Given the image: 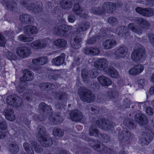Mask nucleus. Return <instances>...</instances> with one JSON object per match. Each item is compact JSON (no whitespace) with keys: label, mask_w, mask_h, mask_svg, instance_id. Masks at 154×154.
Instances as JSON below:
<instances>
[{"label":"nucleus","mask_w":154,"mask_h":154,"mask_svg":"<svg viewBox=\"0 0 154 154\" xmlns=\"http://www.w3.org/2000/svg\"><path fill=\"white\" fill-rule=\"evenodd\" d=\"M135 10L137 13L144 16H150L154 14V11L151 9H143L140 7H137Z\"/></svg>","instance_id":"9"},{"label":"nucleus","mask_w":154,"mask_h":154,"mask_svg":"<svg viewBox=\"0 0 154 154\" xmlns=\"http://www.w3.org/2000/svg\"><path fill=\"white\" fill-rule=\"evenodd\" d=\"M108 62L107 60L104 58L99 59H97L94 63V66L98 68L100 70H103L104 71V68L109 67L107 66Z\"/></svg>","instance_id":"6"},{"label":"nucleus","mask_w":154,"mask_h":154,"mask_svg":"<svg viewBox=\"0 0 154 154\" xmlns=\"http://www.w3.org/2000/svg\"><path fill=\"white\" fill-rule=\"evenodd\" d=\"M128 29H127V27L124 26H122L120 27L117 28L116 30L115 31L116 34H117L119 35H120L122 32H123L124 34L125 32H128Z\"/></svg>","instance_id":"35"},{"label":"nucleus","mask_w":154,"mask_h":154,"mask_svg":"<svg viewBox=\"0 0 154 154\" xmlns=\"http://www.w3.org/2000/svg\"><path fill=\"white\" fill-rule=\"evenodd\" d=\"M24 32L25 34H35L38 32L36 27L33 26H26L24 28Z\"/></svg>","instance_id":"20"},{"label":"nucleus","mask_w":154,"mask_h":154,"mask_svg":"<svg viewBox=\"0 0 154 154\" xmlns=\"http://www.w3.org/2000/svg\"><path fill=\"white\" fill-rule=\"evenodd\" d=\"M45 131V129L44 127L40 128L36 136L37 138L43 146L49 147L53 144V141L51 138L46 135Z\"/></svg>","instance_id":"1"},{"label":"nucleus","mask_w":154,"mask_h":154,"mask_svg":"<svg viewBox=\"0 0 154 154\" xmlns=\"http://www.w3.org/2000/svg\"><path fill=\"white\" fill-rule=\"evenodd\" d=\"M18 39L24 42H29L32 41L34 38L32 37H26L23 35H20L18 37Z\"/></svg>","instance_id":"32"},{"label":"nucleus","mask_w":154,"mask_h":154,"mask_svg":"<svg viewBox=\"0 0 154 154\" xmlns=\"http://www.w3.org/2000/svg\"><path fill=\"white\" fill-rule=\"evenodd\" d=\"M99 50L98 48H88L85 49V52L87 54H91L93 55H96L99 53Z\"/></svg>","instance_id":"23"},{"label":"nucleus","mask_w":154,"mask_h":154,"mask_svg":"<svg viewBox=\"0 0 154 154\" xmlns=\"http://www.w3.org/2000/svg\"><path fill=\"white\" fill-rule=\"evenodd\" d=\"M109 138V137L106 134L104 136V137H102L101 140L103 142H107L108 141Z\"/></svg>","instance_id":"54"},{"label":"nucleus","mask_w":154,"mask_h":154,"mask_svg":"<svg viewBox=\"0 0 154 154\" xmlns=\"http://www.w3.org/2000/svg\"><path fill=\"white\" fill-rule=\"evenodd\" d=\"M6 127L7 125L5 122H3L1 123V129H2L5 130L6 129Z\"/></svg>","instance_id":"55"},{"label":"nucleus","mask_w":154,"mask_h":154,"mask_svg":"<svg viewBox=\"0 0 154 154\" xmlns=\"http://www.w3.org/2000/svg\"><path fill=\"white\" fill-rule=\"evenodd\" d=\"M128 27L132 31L138 35H140L142 33L141 30L140 29H137V27H135V26L133 24L129 23L128 24Z\"/></svg>","instance_id":"30"},{"label":"nucleus","mask_w":154,"mask_h":154,"mask_svg":"<svg viewBox=\"0 0 154 154\" xmlns=\"http://www.w3.org/2000/svg\"><path fill=\"white\" fill-rule=\"evenodd\" d=\"M93 143L95 144V145L92 146V147L95 149L97 150V151H101L104 149V146L102 143L97 142L95 144V142L93 141Z\"/></svg>","instance_id":"31"},{"label":"nucleus","mask_w":154,"mask_h":154,"mask_svg":"<svg viewBox=\"0 0 154 154\" xmlns=\"http://www.w3.org/2000/svg\"><path fill=\"white\" fill-rule=\"evenodd\" d=\"M98 134V131L94 128L91 127L89 129V134L90 135L95 137L98 136L100 137V135H99Z\"/></svg>","instance_id":"39"},{"label":"nucleus","mask_w":154,"mask_h":154,"mask_svg":"<svg viewBox=\"0 0 154 154\" xmlns=\"http://www.w3.org/2000/svg\"><path fill=\"white\" fill-rule=\"evenodd\" d=\"M75 63V65H79V63L77 62V63H76V62L75 61H74L73 62V63Z\"/></svg>","instance_id":"64"},{"label":"nucleus","mask_w":154,"mask_h":154,"mask_svg":"<svg viewBox=\"0 0 154 154\" xmlns=\"http://www.w3.org/2000/svg\"><path fill=\"white\" fill-rule=\"evenodd\" d=\"M39 107L41 109L44 110H47L50 111H51V107L46 104L44 103H42L39 105Z\"/></svg>","instance_id":"41"},{"label":"nucleus","mask_w":154,"mask_h":154,"mask_svg":"<svg viewBox=\"0 0 154 154\" xmlns=\"http://www.w3.org/2000/svg\"><path fill=\"white\" fill-rule=\"evenodd\" d=\"M116 94L114 92L110 91L108 92V96L109 98H110L112 100L113 97H115Z\"/></svg>","instance_id":"47"},{"label":"nucleus","mask_w":154,"mask_h":154,"mask_svg":"<svg viewBox=\"0 0 154 154\" xmlns=\"http://www.w3.org/2000/svg\"><path fill=\"white\" fill-rule=\"evenodd\" d=\"M60 6L63 8H70L72 6V3L69 0H62L60 3Z\"/></svg>","instance_id":"25"},{"label":"nucleus","mask_w":154,"mask_h":154,"mask_svg":"<svg viewBox=\"0 0 154 154\" xmlns=\"http://www.w3.org/2000/svg\"><path fill=\"white\" fill-rule=\"evenodd\" d=\"M65 54L64 53L61 54L60 56L54 58L52 60L53 64L56 66H60L63 64L65 60Z\"/></svg>","instance_id":"13"},{"label":"nucleus","mask_w":154,"mask_h":154,"mask_svg":"<svg viewBox=\"0 0 154 154\" xmlns=\"http://www.w3.org/2000/svg\"><path fill=\"white\" fill-rule=\"evenodd\" d=\"M6 101L9 105L18 108L20 107L22 105L21 100L15 95H13L8 97Z\"/></svg>","instance_id":"3"},{"label":"nucleus","mask_w":154,"mask_h":154,"mask_svg":"<svg viewBox=\"0 0 154 154\" xmlns=\"http://www.w3.org/2000/svg\"><path fill=\"white\" fill-rule=\"evenodd\" d=\"M20 20L22 21H30V16L28 14H23L21 15L20 17Z\"/></svg>","instance_id":"40"},{"label":"nucleus","mask_w":154,"mask_h":154,"mask_svg":"<svg viewBox=\"0 0 154 154\" xmlns=\"http://www.w3.org/2000/svg\"><path fill=\"white\" fill-rule=\"evenodd\" d=\"M144 70V66L141 64L134 65L130 69L129 71V74L131 75H135L141 73Z\"/></svg>","instance_id":"5"},{"label":"nucleus","mask_w":154,"mask_h":154,"mask_svg":"<svg viewBox=\"0 0 154 154\" xmlns=\"http://www.w3.org/2000/svg\"><path fill=\"white\" fill-rule=\"evenodd\" d=\"M127 48L124 46L120 47L116 51L115 53L116 59H118L121 58H126L128 57L129 54Z\"/></svg>","instance_id":"4"},{"label":"nucleus","mask_w":154,"mask_h":154,"mask_svg":"<svg viewBox=\"0 0 154 154\" xmlns=\"http://www.w3.org/2000/svg\"><path fill=\"white\" fill-rule=\"evenodd\" d=\"M104 72L106 74L110 75L112 78H116L118 76V74L117 71L114 68L112 67H107L104 68Z\"/></svg>","instance_id":"19"},{"label":"nucleus","mask_w":154,"mask_h":154,"mask_svg":"<svg viewBox=\"0 0 154 154\" xmlns=\"http://www.w3.org/2000/svg\"><path fill=\"white\" fill-rule=\"evenodd\" d=\"M137 22L143 28H146L149 26V24L147 21L141 18H139Z\"/></svg>","instance_id":"36"},{"label":"nucleus","mask_w":154,"mask_h":154,"mask_svg":"<svg viewBox=\"0 0 154 154\" xmlns=\"http://www.w3.org/2000/svg\"><path fill=\"white\" fill-rule=\"evenodd\" d=\"M138 84L140 88H142L145 84L144 80L143 79L139 80L138 81Z\"/></svg>","instance_id":"51"},{"label":"nucleus","mask_w":154,"mask_h":154,"mask_svg":"<svg viewBox=\"0 0 154 154\" xmlns=\"http://www.w3.org/2000/svg\"><path fill=\"white\" fill-rule=\"evenodd\" d=\"M72 29V26L65 25L62 26L60 29L58 28H55L54 30V33L56 34H60L63 35H65L66 33L68 32V31H69V29Z\"/></svg>","instance_id":"14"},{"label":"nucleus","mask_w":154,"mask_h":154,"mask_svg":"<svg viewBox=\"0 0 154 154\" xmlns=\"http://www.w3.org/2000/svg\"><path fill=\"white\" fill-rule=\"evenodd\" d=\"M4 115L6 119L10 121H13L15 119V116L12 110L8 109L6 110Z\"/></svg>","instance_id":"24"},{"label":"nucleus","mask_w":154,"mask_h":154,"mask_svg":"<svg viewBox=\"0 0 154 154\" xmlns=\"http://www.w3.org/2000/svg\"><path fill=\"white\" fill-rule=\"evenodd\" d=\"M96 124L99 127L104 130L110 128L112 126L109 121L104 119L99 120L97 121Z\"/></svg>","instance_id":"7"},{"label":"nucleus","mask_w":154,"mask_h":154,"mask_svg":"<svg viewBox=\"0 0 154 154\" xmlns=\"http://www.w3.org/2000/svg\"><path fill=\"white\" fill-rule=\"evenodd\" d=\"M17 89L19 92H21L24 90L23 88L22 87H17Z\"/></svg>","instance_id":"59"},{"label":"nucleus","mask_w":154,"mask_h":154,"mask_svg":"<svg viewBox=\"0 0 154 154\" xmlns=\"http://www.w3.org/2000/svg\"><path fill=\"white\" fill-rule=\"evenodd\" d=\"M48 62V59L46 57H42L36 59H33L32 60V63L35 65H43Z\"/></svg>","instance_id":"21"},{"label":"nucleus","mask_w":154,"mask_h":154,"mask_svg":"<svg viewBox=\"0 0 154 154\" xmlns=\"http://www.w3.org/2000/svg\"><path fill=\"white\" fill-rule=\"evenodd\" d=\"M149 37L152 45L154 46V35L152 34H150Z\"/></svg>","instance_id":"52"},{"label":"nucleus","mask_w":154,"mask_h":154,"mask_svg":"<svg viewBox=\"0 0 154 154\" xmlns=\"http://www.w3.org/2000/svg\"><path fill=\"white\" fill-rule=\"evenodd\" d=\"M131 137L130 133L127 130H125L122 131V134L120 135V137H123L124 139L125 140H128Z\"/></svg>","instance_id":"34"},{"label":"nucleus","mask_w":154,"mask_h":154,"mask_svg":"<svg viewBox=\"0 0 154 154\" xmlns=\"http://www.w3.org/2000/svg\"><path fill=\"white\" fill-rule=\"evenodd\" d=\"M151 81L153 82H154V73L151 76Z\"/></svg>","instance_id":"62"},{"label":"nucleus","mask_w":154,"mask_h":154,"mask_svg":"<svg viewBox=\"0 0 154 154\" xmlns=\"http://www.w3.org/2000/svg\"><path fill=\"white\" fill-rule=\"evenodd\" d=\"M45 41L44 40H36L32 42L31 46L34 49L41 48L45 47L48 43H45Z\"/></svg>","instance_id":"15"},{"label":"nucleus","mask_w":154,"mask_h":154,"mask_svg":"<svg viewBox=\"0 0 154 154\" xmlns=\"http://www.w3.org/2000/svg\"><path fill=\"white\" fill-rule=\"evenodd\" d=\"M141 49L140 48L136 49L132 53L131 58L133 61L138 62L142 58L143 55L141 52Z\"/></svg>","instance_id":"11"},{"label":"nucleus","mask_w":154,"mask_h":154,"mask_svg":"<svg viewBox=\"0 0 154 154\" xmlns=\"http://www.w3.org/2000/svg\"><path fill=\"white\" fill-rule=\"evenodd\" d=\"M70 115L71 120L74 122L80 120L83 118L82 113L76 110L72 111Z\"/></svg>","instance_id":"10"},{"label":"nucleus","mask_w":154,"mask_h":154,"mask_svg":"<svg viewBox=\"0 0 154 154\" xmlns=\"http://www.w3.org/2000/svg\"><path fill=\"white\" fill-rule=\"evenodd\" d=\"M23 75L20 78L21 81H30L32 80L33 79V76L31 72L28 70H24L23 71Z\"/></svg>","instance_id":"18"},{"label":"nucleus","mask_w":154,"mask_h":154,"mask_svg":"<svg viewBox=\"0 0 154 154\" xmlns=\"http://www.w3.org/2000/svg\"><path fill=\"white\" fill-rule=\"evenodd\" d=\"M95 41V40H93L92 39H89L88 40L87 43L88 44H92Z\"/></svg>","instance_id":"60"},{"label":"nucleus","mask_w":154,"mask_h":154,"mask_svg":"<svg viewBox=\"0 0 154 154\" xmlns=\"http://www.w3.org/2000/svg\"><path fill=\"white\" fill-rule=\"evenodd\" d=\"M75 17L73 15H70L68 17V20L69 21L70 23H73L75 20Z\"/></svg>","instance_id":"50"},{"label":"nucleus","mask_w":154,"mask_h":154,"mask_svg":"<svg viewBox=\"0 0 154 154\" xmlns=\"http://www.w3.org/2000/svg\"><path fill=\"white\" fill-rule=\"evenodd\" d=\"M135 120L139 124L144 125L148 122L146 117L143 114L137 113L135 116Z\"/></svg>","instance_id":"12"},{"label":"nucleus","mask_w":154,"mask_h":154,"mask_svg":"<svg viewBox=\"0 0 154 154\" xmlns=\"http://www.w3.org/2000/svg\"><path fill=\"white\" fill-rule=\"evenodd\" d=\"M92 111L93 112V113L94 114H96L98 112V110L97 109V108L96 107H93L91 108Z\"/></svg>","instance_id":"56"},{"label":"nucleus","mask_w":154,"mask_h":154,"mask_svg":"<svg viewBox=\"0 0 154 154\" xmlns=\"http://www.w3.org/2000/svg\"><path fill=\"white\" fill-rule=\"evenodd\" d=\"M23 146L28 154H34V151L32 148L30 147V145L28 143H25L23 144Z\"/></svg>","instance_id":"29"},{"label":"nucleus","mask_w":154,"mask_h":154,"mask_svg":"<svg viewBox=\"0 0 154 154\" xmlns=\"http://www.w3.org/2000/svg\"><path fill=\"white\" fill-rule=\"evenodd\" d=\"M80 33L77 32L75 34L74 41L73 44H72V47L74 48L78 49L81 47L80 42L82 41V39L80 38Z\"/></svg>","instance_id":"17"},{"label":"nucleus","mask_w":154,"mask_h":154,"mask_svg":"<svg viewBox=\"0 0 154 154\" xmlns=\"http://www.w3.org/2000/svg\"><path fill=\"white\" fill-rule=\"evenodd\" d=\"M108 22L111 24H113L117 23V20L116 18L110 17L108 19Z\"/></svg>","instance_id":"48"},{"label":"nucleus","mask_w":154,"mask_h":154,"mask_svg":"<svg viewBox=\"0 0 154 154\" xmlns=\"http://www.w3.org/2000/svg\"><path fill=\"white\" fill-rule=\"evenodd\" d=\"M116 44V41L114 40H107L103 42V46L104 49L111 48Z\"/></svg>","instance_id":"22"},{"label":"nucleus","mask_w":154,"mask_h":154,"mask_svg":"<svg viewBox=\"0 0 154 154\" xmlns=\"http://www.w3.org/2000/svg\"><path fill=\"white\" fill-rule=\"evenodd\" d=\"M16 54L21 58H26L29 55V50L26 47L18 48L16 49Z\"/></svg>","instance_id":"8"},{"label":"nucleus","mask_w":154,"mask_h":154,"mask_svg":"<svg viewBox=\"0 0 154 154\" xmlns=\"http://www.w3.org/2000/svg\"><path fill=\"white\" fill-rule=\"evenodd\" d=\"M73 11L75 14L79 15L80 17H82V10L79 4H75L74 5L73 9Z\"/></svg>","instance_id":"27"},{"label":"nucleus","mask_w":154,"mask_h":154,"mask_svg":"<svg viewBox=\"0 0 154 154\" xmlns=\"http://www.w3.org/2000/svg\"><path fill=\"white\" fill-rule=\"evenodd\" d=\"M59 154H67V153L65 151L62 150L59 152Z\"/></svg>","instance_id":"61"},{"label":"nucleus","mask_w":154,"mask_h":154,"mask_svg":"<svg viewBox=\"0 0 154 154\" xmlns=\"http://www.w3.org/2000/svg\"><path fill=\"white\" fill-rule=\"evenodd\" d=\"M109 5H112V6L110 7L112 8H115V5L112 3H110Z\"/></svg>","instance_id":"63"},{"label":"nucleus","mask_w":154,"mask_h":154,"mask_svg":"<svg viewBox=\"0 0 154 154\" xmlns=\"http://www.w3.org/2000/svg\"><path fill=\"white\" fill-rule=\"evenodd\" d=\"M59 118V117L58 116H56V119H54V118H53V117H52V118H50V119L51 121V122L54 124H56L57 123V122H55V120H56V119H58Z\"/></svg>","instance_id":"57"},{"label":"nucleus","mask_w":154,"mask_h":154,"mask_svg":"<svg viewBox=\"0 0 154 154\" xmlns=\"http://www.w3.org/2000/svg\"><path fill=\"white\" fill-rule=\"evenodd\" d=\"M53 86L50 83H43L40 85V87L43 89L48 88V89H52L51 87Z\"/></svg>","instance_id":"42"},{"label":"nucleus","mask_w":154,"mask_h":154,"mask_svg":"<svg viewBox=\"0 0 154 154\" xmlns=\"http://www.w3.org/2000/svg\"><path fill=\"white\" fill-rule=\"evenodd\" d=\"M82 77L85 82L87 80L88 77L87 75V70L85 69H83L82 72Z\"/></svg>","instance_id":"45"},{"label":"nucleus","mask_w":154,"mask_h":154,"mask_svg":"<svg viewBox=\"0 0 154 154\" xmlns=\"http://www.w3.org/2000/svg\"><path fill=\"white\" fill-rule=\"evenodd\" d=\"M10 151L13 154H15L17 152L19 149L18 146L17 145L11 144L9 146Z\"/></svg>","instance_id":"38"},{"label":"nucleus","mask_w":154,"mask_h":154,"mask_svg":"<svg viewBox=\"0 0 154 154\" xmlns=\"http://www.w3.org/2000/svg\"><path fill=\"white\" fill-rule=\"evenodd\" d=\"M90 26L89 23L88 22H85L79 25L78 30L80 32H82L86 30Z\"/></svg>","instance_id":"26"},{"label":"nucleus","mask_w":154,"mask_h":154,"mask_svg":"<svg viewBox=\"0 0 154 154\" xmlns=\"http://www.w3.org/2000/svg\"><path fill=\"white\" fill-rule=\"evenodd\" d=\"M1 46H3L5 45L6 41L3 35H1Z\"/></svg>","instance_id":"49"},{"label":"nucleus","mask_w":154,"mask_h":154,"mask_svg":"<svg viewBox=\"0 0 154 154\" xmlns=\"http://www.w3.org/2000/svg\"><path fill=\"white\" fill-rule=\"evenodd\" d=\"M98 72L97 69H92L90 74V77L92 78L96 77L98 75Z\"/></svg>","instance_id":"43"},{"label":"nucleus","mask_w":154,"mask_h":154,"mask_svg":"<svg viewBox=\"0 0 154 154\" xmlns=\"http://www.w3.org/2000/svg\"><path fill=\"white\" fill-rule=\"evenodd\" d=\"M145 111L148 115L150 116L152 115L154 112L153 109L152 108L149 107H147L146 108Z\"/></svg>","instance_id":"44"},{"label":"nucleus","mask_w":154,"mask_h":154,"mask_svg":"<svg viewBox=\"0 0 154 154\" xmlns=\"http://www.w3.org/2000/svg\"><path fill=\"white\" fill-rule=\"evenodd\" d=\"M100 83L103 86H109L112 84L111 81L105 76H100L97 78Z\"/></svg>","instance_id":"16"},{"label":"nucleus","mask_w":154,"mask_h":154,"mask_svg":"<svg viewBox=\"0 0 154 154\" xmlns=\"http://www.w3.org/2000/svg\"><path fill=\"white\" fill-rule=\"evenodd\" d=\"M149 135H150L149 136H148L146 134V136L147 137H146L145 139H142L141 142L142 145H148L152 139L153 137V136L150 134H149Z\"/></svg>","instance_id":"33"},{"label":"nucleus","mask_w":154,"mask_h":154,"mask_svg":"<svg viewBox=\"0 0 154 154\" xmlns=\"http://www.w3.org/2000/svg\"><path fill=\"white\" fill-rule=\"evenodd\" d=\"M78 93L81 100L84 102L91 103L94 100L95 97L93 94L85 87H80L78 90Z\"/></svg>","instance_id":"2"},{"label":"nucleus","mask_w":154,"mask_h":154,"mask_svg":"<svg viewBox=\"0 0 154 154\" xmlns=\"http://www.w3.org/2000/svg\"><path fill=\"white\" fill-rule=\"evenodd\" d=\"M53 134L54 136L60 137L63 135V132L60 129L56 128L53 129Z\"/></svg>","instance_id":"37"},{"label":"nucleus","mask_w":154,"mask_h":154,"mask_svg":"<svg viewBox=\"0 0 154 154\" xmlns=\"http://www.w3.org/2000/svg\"><path fill=\"white\" fill-rule=\"evenodd\" d=\"M35 150L38 153H40L42 151V149L39 146H35Z\"/></svg>","instance_id":"53"},{"label":"nucleus","mask_w":154,"mask_h":154,"mask_svg":"<svg viewBox=\"0 0 154 154\" xmlns=\"http://www.w3.org/2000/svg\"><path fill=\"white\" fill-rule=\"evenodd\" d=\"M150 93L151 94H154V86L153 87H151L149 91Z\"/></svg>","instance_id":"58"},{"label":"nucleus","mask_w":154,"mask_h":154,"mask_svg":"<svg viewBox=\"0 0 154 154\" xmlns=\"http://www.w3.org/2000/svg\"><path fill=\"white\" fill-rule=\"evenodd\" d=\"M66 44V42L63 39H58L54 42V44L57 46L63 47H64Z\"/></svg>","instance_id":"28"},{"label":"nucleus","mask_w":154,"mask_h":154,"mask_svg":"<svg viewBox=\"0 0 154 154\" xmlns=\"http://www.w3.org/2000/svg\"><path fill=\"white\" fill-rule=\"evenodd\" d=\"M124 123L130 129L131 127L132 128V126L133 125V123L131 121L128 120H126L124 122Z\"/></svg>","instance_id":"46"}]
</instances>
